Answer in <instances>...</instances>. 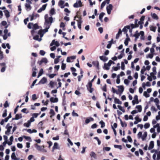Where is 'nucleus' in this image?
<instances>
[{"mask_svg":"<svg viewBox=\"0 0 160 160\" xmlns=\"http://www.w3.org/2000/svg\"><path fill=\"white\" fill-rule=\"evenodd\" d=\"M45 53V52L42 50H41L40 51V54L41 55L44 56Z\"/></svg>","mask_w":160,"mask_h":160,"instance_id":"e2e57ef3","label":"nucleus"},{"mask_svg":"<svg viewBox=\"0 0 160 160\" xmlns=\"http://www.w3.org/2000/svg\"><path fill=\"white\" fill-rule=\"evenodd\" d=\"M147 136V133L146 132H144V134L142 137V141H144L146 137Z\"/></svg>","mask_w":160,"mask_h":160,"instance_id":"c756f323","label":"nucleus"},{"mask_svg":"<svg viewBox=\"0 0 160 160\" xmlns=\"http://www.w3.org/2000/svg\"><path fill=\"white\" fill-rule=\"evenodd\" d=\"M82 23V21L81 20L79 21H78V28L80 30L81 28V24Z\"/></svg>","mask_w":160,"mask_h":160,"instance_id":"2f4dec72","label":"nucleus"},{"mask_svg":"<svg viewBox=\"0 0 160 160\" xmlns=\"http://www.w3.org/2000/svg\"><path fill=\"white\" fill-rule=\"evenodd\" d=\"M152 17L154 19H158V16L156 14H155V13H154L152 14Z\"/></svg>","mask_w":160,"mask_h":160,"instance_id":"f704fd0d","label":"nucleus"},{"mask_svg":"<svg viewBox=\"0 0 160 160\" xmlns=\"http://www.w3.org/2000/svg\"><path fill=\"white\" fill-rule=\"evenodd\" d=\"M127 138L128 139V142H132V140L130 136H128Z\"/></svg>","mask_w":160,"mask_h":160,"instance_id":"69168bd1","label":"nucleus"},{"mask_svg":"<svg viewBox=\"0 0 160 160\" xmlns=\"http://www.w3.org/2000/svg\"><path fill=\"white\" fill-rule=\"evenodd\" d=\"M63 61L62 62L61 69L62 70H64L65 69L66 67V64H64L63 62Z\"/></svg>","mask_w":160,"mask_h":160,"instance_id":"e433bc0d","label":"nucleus"},{"mask_svg":"<svg viewBox=\"0 0 160 160\" xmlns=\"http://www.w3.org/2000/svg\"><path fill=\"white\" fill-rule=\"evenodd\" d=\"M58 144L57 142H55L52 148V151L53 152L55 149H58Z\"/></svg>","mask_w":160,"mask_h":160,"instance_id":"aec40b11","label":"nucleus"},{"mask_svg":"<svg viewBox=\"0 0 160 160\" xmlns=\"http://www.w3.org/2000/svg\"><path fill=\"white\" fill-rule=\"evenodd\" d=\"M134 99L136 100V104H138L139 103V102L138 99V96L137 95H135L134 97Z\"/></svg>","mask_w":160,"mask_h":160,"instance_id":"79ce46f5","label":"nucleus"},{"mask_svg":"<svg viewBox=\"0 0 160 160\" xmlns=\"http://www.w3.org/2000/svg\"><path fill=\"white\" fill-rule=\"evenodd\" d=\"M118 118L119 119L121 126L123 127H126L127 126V123L125 122L124 123L121 119H120L119 117H118Z\"/></svg>","mask_w":160,"mask_h":160,"instance_id":"a878e982","label":"nucleus"},{"mask_svg":"<svg viewBox=\"0 0 160 160\" xmlns=\"http://www.w3.org/2000/svg\"><path fill=\"white\" fill-rule=\"evenodd\" d=\"M48 62V60L46 58H43L40 61H38V63L40 65H41L43 63L45 64L47 63Z\"/></svg>","mask_w":160,"mask_h":160,"instance_id":"6e6552de","label":"nucleus"},{"mask_svg":"<svg viewBox=\"0 0 160 160\" xmlns=\"http://www.w3.org/2000/svg\"><path fill=\"white\" fill-rule=\"evenodd\" d=\"M99 58L101 60L103 61L104 62H106L108 59V57L103 56H100Z\"/></svg>","mask_w":160,"mask_h":160,"instance_id":"a211bd4d","label":"nucleus"},{"mask_svg":"<svg viewBox=\"0 0 160 160\" xmlns=\"http://www.w3.org/2000/svg\"><path fill=\"white\" fill-rule=\"evenodd\" d=\"M33 39L34 40L38 41H40L42 40L41 38H39V36L38 35L34 36L33 38Z\"/></svg>","mask_w":160,"mask_h":160,"instance_id":"cd10ccee","label":"nucleus"},{"mask_svg":"<svg viewBox=\"0 0 160 160\" xmlns=\"http://www.w3.org/2000/svg\"><path fill=\"white\" fill-rule=\"evenodd\" d=\"M45 22L44 25V27L45 28L43 30L41 29L39 30L38 33L40 35V38H42L44 34L48 31V29L50 28L52 23L53 22V18L52 17L48 18V14H46L44 16Z\"/></svg>","mask_w":160,"mask_h":160,"instance_id":"f257e3e1","label":"nucleus"},{"mask_svg":"<svg viewBox=\"0 0 160 160\" xmlns=\"http://www.w3.org/2000/svg\"><path fill=\"white\" fill-rule=\"evenodd\" d=\"M64 2L62 0H60L58 2V5L62 8H64L65 7V5H64Z\"/></svg>","mask_w":160,"mask_h":160,"instance_id":"4468645a","label":"nucleus"},{"mask_svg":"<svg viewBox=\"0 0 160 160\" xmlns=\"http://www.w3.org/2000/svg\"><path fill=\"white\" fill-rule=\"evenodd\" d=\"M154 146V142L153 141H151L149 143L148 149L149 150H150L152 149Z\"/></svg>","mask_w":160,"mask_h":160,"instance_id":"f8f14e48","label":"nucleus"},{"mask_svg":"<svg viewBox=\"0 0 160 160\" xmlns=\"http://www.w3.org/2000/svg\"><path fill=\"white\" fill-rule=\"evenodd\" d=\"M118 107L119 109L122 111L123 112H125V109H124L123 107H122L120 105H118Z\"/></svg>","mask_w":160,"mask_h":160,"instance_id":"4c0bfd02","label":"nucleus"},{"mask_svg":"<svg viewBox=\"0 0 160 160\" xmlns=\"http://www.w3.org/2000/svg\"><path fill=\"white\" fill-rule=\"evenodd\" d=\"M143 95L146 98H148L149 97V94L146 91H144L143 93Z\"/></svg>","mask_w":160,"mask_h":160,"instance_id":"09e8293b","label":"nucleus"},{"mask_svg":"<svg viewBox=\"0 0 160 160\" xmlns=\"http://www.w3.org/2000/svg\"><path fill=\"white\" fill-rule=\"evenodd\" d=\"M34 145L35 148L38 151L44 152H47V150L44 149V146H40L37 144H35Z\"/></svg>","mask_w":160,"mask_h":160,"instance_id":"f03ea898","label":"nucleus"},{"mask_svg":"<svg viewBox=\"0 0 160 160\" xmlns=\"http://www.w3.org/2000/svg\"><path fill=\"white\" fill-rule=\"evenodd\" d=\"M30 124H31L30 122H28V121L27 122V123H24V124L23 125L24 126H26L28 128L30 126Z\"/></svg>","mask_w":160,"mask_h":160,"instance_id":"a19ab883","label":"nucleus"},{"mask_svg":"<svg viewBox=\"0 0 160 160\" xmlns=\"http://www.w3.org/2000/svg\"><path fill=\"white\" fill-rule=\"evenodd\" d=\"M33 23H29L28 25V27L29 29L31 28L33 26Z\"/></svg>","mask_w":160,"mask_h":160,"instance_id":"bf43d9fd","label":"nucleus"},{"mask_svg":"<svg viewBox=\"0 0 160 160\" xmlns=\"http://www.w3.org/2000/svg\"><path fill=\"white\" fill-rule=\"evenodd\" d=\"M36 29H32L31 31V33L32 36H33L35 33H37V32L36 31Z\"/></svg>","mask_w":160,"mask_h":160,"instance_id":"4d7b16f0","label":"nucleus"},{"mask_svg":"<svg viewBox=\"0 0 160 160\" xmlns=\"http://www.w3.org/2000/svg\"><path fill=\"white\" fill-rule=\"evenodd\" d=\"M150 30L153 31L154 32H156V29L157 28V27H154L152 26H151L150 27Z\"/></svg>","mask_w":160,"mask_h":160,"instance_id":"473e14b6","label":"nucleus"},{"mask_svg":"<svg viewBox=\"0 0 160 160\" xmlns=\"http://www.w3.org/2000/svg\"><path fill=\"white\" fill-rule=\"evenodd\" d=\"M54 45H55L57 47H58L60 45V44L58 41H55V40H53L52 42L50 43V46H52Z\"/></svg>","mask_w":160,"mask_h":160,"instance_id":"1a4fd4ad","label":"nucleus"},{"mask_svg":"<svg viewBox=\"0 0 160 160\" xmlns=\"http://www.w3.org/2000/svg\"><path fill=\"white\" fill-rule=\"evenodd\" d=\"M56 75V74H49L48 76L50 78H52Z\"/></svg>","mask_w":160,"mask_h":160,"instance_id":"0e129e2a","label":"nucleus"},{"mask_svg":"<svg viewBox=\"0 0 160 160\" xmlns=\"http://www.w3.org/2000/svg\"><path fill=\"white\" fill-rule=\"evenodd\" d=\"M106 4V2L105 1H103L102 2L101 4V9H102L103 8V7L105 6Z\"/></svg>","mask_w":160,"mask_h":160,"instance_id":"13d9d810","label":"nucleus"},{"mask_svg":"<svg viewBox=\"0 0 160 160\" xmlns=\"http://www.w3.org/2000/svg\"><path fill=\"white\" fill-rule=\"evenodd\" d=\"M150 127V124L148 123H146L144 125V128L145 129H147L149 128Z\"/></svg>","mask_w":160,"mask_h":160,"instance_id":"5fc2aeb1","label":"nucleus"},{"mask_svg":"<svg viewBox=\"0 0 160 160\" xmlns=\"http://www.w3.org/2000/svg\"><path fill=\"white\" fill-rule=\"evenodd\" d=\"M140 36V34L138 32V31H136L135 34L133 35V37H135V41H136L137 39Z\"/></svg>","mask_w":160,"mask_h":160,"instance_id":"ddd939ff","label":"nucleus"},{"mask_svg":"<svg viewBox=\"0 0 160 160\" xmlns=\"http://www.w3.org/2000/svg\"><path fill=\"white\" fill-rule=\"evenodd\" d=\"M90 156L91 157L93 158L94 159H96L97 157V155L96 154L93 152L92 151L90 152Z\"/></svg>","mask_w":160,"mask_h":160,"instance_id":"5701e85b","label":"nucleus"},{"mask_svg":"<svg viewBox=\"0 0 160 160\" xmlns=\"http://www.w3.org/2000/svg\"><path fill=\"white\" fill-rule=\"evenodd\" d=\"M17 146L18 148H22L23 147L22 144L20 143H17Z\"/></svg>","mask_w":160,"mask_h":160,"instance_id":"774afa93","label":"nucleus"},{"mask_svg":"<svg viewBox=\"0 0 160 160\" xmlns=\"http://www.w3.org/2000/svg\"><path fill=\"white\" fill-rule=\"evenodd\" d=\"M117 87L118 88V91L120 92L121 94H122L124 91L123 86L120 85L118 86Z\"/></svg>","mask_w":160,"mask_h":160,"instance_id":"f3484780","label":"nucleus"},{"mask_svg":"<svg viewBox=\"0 0 160 160\" xmlns=\"http://www.w3.org/2000/svg\"><path fill=\"white\" fill-rule=\"evenodd\" d=\"M9 106V105L8 103V102L7 101H6L5 103L4 104V107L5 108H6L7 107H8Z\"/></svg>","mask_w":160,"mask_h":160,"instance_id":"338daca9","label":"nucleus"},{"mask_svg":"<svg viewBox=\"0 0 160 160\" xmlns=\"http://www.w3.org/2000/svg\"><path fill=\"white\" fill-rule=\"evenodd\" d=\"M120 68V66H119V67H113L112 68L113 70L115 71H117Z\"/></svg>","mask_w":160,"mask_h":160,"instance_id":"8fccbe9b","label":"nucleus"},{"mask_svg":"<svg viewBox=\"0 0 160 160\" xmlns=\"http://www.w3.org/2000/svg\"><path fill=\"white\" fill-rule=\"evenodd\" d=\"M113 6L112 4H110L106 8V10L107 13L108 14H110L111 12V11L112 9Z\"/></svg>","mask_w":160,"mask_h":160,"instance_id":"0eeeda50","label":"nucleus"},{"mask_svg":"<svg viewBox=\"0 0 160 160\" xmlns=\"http://www.w3.org/2000/svg\"><path fill=\"white\" fill-rule=\"evenodd\" d=\"M47 4H46L44 5H43L42 6V7H41L40 9H39L38 10V13H40L42 11H44L45 10L46 8V7H47Z\"/></svg>","mask_w":160,"mask_h":160,"instance_id":"9d476101","label":"nucleus"},{"mask_svg":"<svg viewBox=\"0 0 160 160\" xmlns=\"http://www.w3.org/2000/svg\"><path fill=\"white\" fill-rule=\"evenodd\" d=\"M146 70V68L145 66H143L141 70V73L142 74H143Z\"/></svg>","mask_w":160,"mask_h":160,"instance_id":"603ef678","label":"nucleus"},{"mask_svg":"<svg viewBox=\"0 0 160 160\" xmlns=\"http://www.w3.org/2000/svg\"><path fill=\"white\" fill-rule=\"evenodd\" d=\"M111 149V148L109 147H104L103 148V150L104 151H109Z\"/></svg>","mask_w":160,"mask_h":160,"instance_id":"a18cd8bd","label":"nucleus"},{"mask_svg":"<svg viewBox=\"0 0 160 160\" xmlns=\"http://www.w3.org/2000/svg\"><path fill=\"white\" fill-rule=\"evenodd\" d=\"M9 125V123H8L6 127V128L7 129V130L5 132V134L8 135H9L10 134V132L11 131V129L12 128V126H9L8 127Z\"/></svg>","mask_w":160,"mask_h":160,"instance_id":"423d86ee","label":"nucleus"},{"mask_svg":"<svg viewBox=\"0 0 160 160\" xmlns=\"http://www.w3.org/2000/svg\"><path fill=\"white\" fill-rule=\"evenodd\" d=\"M55 9L54 8H52L50 11V15L51 16L50 17H52V16L55 14Z\"/></svg>","mask_w":160,"mask_h":160,"instance_id":"412c9836","label":"nucleus"},{"mask_svg":"<svg viewBox=\"0 0 160 160\" xmlns=\"http://www.w3.org/2000/svg\"><path fill=\"white\" fill-rule=\"evenodd\" d=\"M7 115V110L6 109H5L4 110V112L2 115V116L3 118L6 117Z\"/></svg>","mask_w":160,"mask_h":160,"instance_id":"3c124183","label":"nucleus"},{"mask_svg":"<svg viewBox=\"0 0 160 160\" xmlns=\"http://www.w3.org/2000/svg\"><path fill=\"white\" fill-rule=\"evenodd\" d=\"M105 14L104 12H102L99 15V18H102L103 16Z\"/></svg>","mask_w":160,"mask_h":160,"instance_id":"6e6d98bb","label":"nucleus"},{"mask_svg":"<svg viewBox=\"0 0 160 160\" xmlns=\"http://www.w3.org/2000/svg\"><path fill=\"white\" fill-rule=\"evenodd\" d=\"M93 119L92 117H90L89 118H87L85 121V123L86 124H88L91 121H93Z\"/></svg>","mask_w":160,"mask_h":160,"instance_id":"6ab92c4d","label":"nucleus"},{"mask_svg":"<svg viewBox=\"0 0 160 160\" xmlns=\"http://www.w3.org/2000/svg\"><path fill=\"white\" fill-rule=\"evenodd\" d=\"M50 114H51V115L50 116V117L51 118H52V117L54 116L55 115V113L52 109H50Z\"/></svg>","mask_w":160,"mask_h":160,"instance_id":"b1692460","label":"nucleus"},{"mask_svg":"<svg viewBox=\"0 0 160 160\" xmlns=\"http://www.w3.org/2000/svg\"><path fill=\"white\" fill-rule=\"evenodd\" d=\"M114 102L115 103H117L119 104H122V102L120 101L119 99L116 98H114Z\"/></svg>","mask_w":160,"mask_h":160,"instance_id":"4be33fe9","label":"nucleus"},{"mask_svg":"<svg viewBox=\"0 0 160 160\" xmlns=\"http://www.w3.org/2000/svg\"><path fill=\"white\" fill-rule=\"evenodd\" d=\"M32 29H37L39 28V26L38 24L36 23L33 24L32 25Z\"/></svg>","mask_w":160,"mask_h":160,"instance_id":"c9c22d12","label":"nucleus"},{"mask_svg":"<svg viewBox=\"0 0 160 160\" xmlns=\"http://www.w3.org/2000/svg\"><path fill=\"white\" fill-rule=\"evenodd\" d=\"M99 123L101 125V127L103 128L105 127V123L103 121H101L99 122Z\"/></svg>","mask_w":160,"mask_h":160,"instance_id":"ea45409f","label":"nucleus"},{"mask_svg":"<svg viewBox=\"0 0 160 160\" xmlns=\"http://www.w3.org/2000/svg\"><path fill=\"white\" fill-rule=\"evenodd\" d=\"M92 64L93 65L96 67L97 69H99V63L98 61H94L92 62Z\"/></svg>","mask_w":160,"mask_h":160,"instance_id":"9b49d317","label":"nucleus"},{"mask_svg":"<svg viewBox=\"0 0 160 160\" xmlns=\"http://www.w3.org/2000/svg\"><path fill=\"white\" fill-rule=\"evenodd\" d=\"M50 100L51 102H57L58 101V99L57 98H54L52 97L50 98Z\"/></svg>","mask_w":160,"mask_h":160,"instance_id":"2eb2a0df","label":"nucleus"},{"mask_svg":"<svg viewBox=\"0 0 160 160\" xmlns=\"http://www.w3.org/2000/svg\"><path fill=\"white\" fill-rule=\"evenodd\" d=\"M11 158L12 159L15 160L16 159V158H17L15 152H13L12 153L11 156Z\"/></svg>","mask_w":160,"mask_h":160,"instance_id":"58836bf2","label":"nucleus"},{"mask_svg":"<svg viewBox=\"0 0 160 160\" xmlns=\"http://www.w3.org/2000/svg\"><path fill=\"white\" fill-rule=\"evenodd\" d=\"M73 6L75 8L81 7L82 6V3L81 0L77 1L74 4Z\"/></svg>","mask_w":160,"mask_h":160,"instance_id":"20e7f679","label":"nucleus"},{"mask_svg":"<svg viewBox=\"0 0 160 160\" xmlns=\"http://www.w3.org/2000/svg\"><path fill=\"white\" fill-rule=\"evenodd\" d=\"M22 114H17L15 116V120H18L22 118Z\"/></svg>","mask_w":160,"mask_h":160,"instance_id":"bb28decb","label":"nucleus"},{"mask_svg":"<svg viewBox=\"0 0 160 160\" xmlns=\"http://www.w3.org/2000/svg\"><path fill=\"white\" fill-rule=\"evenodd\" d=\"M136 108L138 109V112H141L142 110V107L141 105H137L136 107Z\"/></svg>","mask_w":160,"mask_h":160,"instance_id":"7c9ffc66","label":"nucleus"},{"mask_svg":"<svg viewBox=\"0 0 160 160\" xmlns=\"http://www.w3.org/2000/svg\"><path fill=\"white\" fill-rule=\"evenodd\" d=\"M4 12L5 13V15L7 18H9L10 15L9 14V12L8 10H5L4 11Z\"/></svg>","mask_w":160,"mask_h":160,"instance_id":"393cba45","label":"nucleus"},{"mask_svg":"<svg viewBox=\"0 0 160 160\" xmlns=\"http://www.w3.org/2000/svg\"><path fill=\"white\" fill-rule=\"evenodd\" d=\"M26 1L29 3H26L25 5L26 9L27 11H28L31 9L32 7L30 4H31L32 2L29 0H27Z\"/></svg>","mask_w":160,"mask_h":160,"instance_id":"7ed1b4c3","label":"nucleus"},{"mask_svg":"<svg viewBox=\"0 0 160 160\" xmlns=\"http://www.w3.org/2000/svg\"><path fill=\"white\" fill-rule=\"evenodd\" d=\"M154 102L156 103V105H158L159 103V102L158 99L156 98L154 100Z\"/></svg>","mask_w":160,"mask_h":160,"instance_id":"de8ad7c7","label":"nucleus"},{"mask_svg":"<svg viewBox=\"0 0 160 160\" xmlns=\"http://www.w3.org/2000/svg\"><path fill=\"white\" fill-rule=\"evenodd\" d=\"M47 81L46 78L45 77H43L41 80L39 82L38 84H44Z\"/></svg>","mask_w":160,"mask_h":160,"instance_id":"dca6fc26","label":"nucleus"},{"mask_svg":"<svg viewBox=\"0 0 160 160\" xmlns=\"http://www.w3.org/2000/svg\"><path fill=\"white\" fill-rule=\"evenodd\" d=\"M114 63V62L113 61H112L111 60H110L108 62V63H107V64L110 67L112 63Z\"/></svg>","mask_w":160,"mask_h":160,"instance_id":"052dcab7","label":"nucleus"},{"mask_svg":"<svg viewBox=\"0 0 160 160\" xmlns=\"http://www.w3.org/2000/svg\"><path fill=\"white\" fill-rule=\"evenodd\" d=\"M72 115L73 117H78V113L74 112V111L73 110L72 113Z\"/></svg>","mask_w":160,"mask_h":160,"instance_id":"864d4df0","label":"nucleus"},{"mask_svg":"<svg viewBox=\"0 0 160 160\" xmlns=\"http://www.w3.org/2000/svg\"><path fill=\"white\" fill-rule=\"evenodd\" d=\"M86 87H87V90H88L89 91V92L90 93H92V92L93 91V88H89V87H88V85L86 86Z\"/></svg>","mask_w":160,"mask_h":160,"instance_id":"c03bdc74","label":"nucleus"},{"mask_svg":"<svg viewBox=\"0 0 160 160\" xmlns=\"http://www.w3.org/2000/svg\"><path fill=\"white\" fill-rule=\"evenodd\" d=\"M122 33V31H121L120 29H119L118 32V33L116 34V38L117 39H118L119 38V35L120 34H121Z\"/></svg>","mask_w":160,"mask_h":160,"instance_id":"c85d7f7f","label":"nucleus"},{"mask_svg":"<svg viewBox=\"0 0 160 160\" xmlns=\"http://www.w3.org/2000/svg\"><path fill=\"white\" fill-rule=\"evenodd\" d=\"M35 64V62H33V63H32L31 65L32 66H33V68L32 69V70L33 71L32 73V77H35L36 75V71L37 70V68H36V66H34Z\"/></svg>","mask_w":160,"mask_h":160,"instance_id":"39448f33","label":"nucleus"},{"mask_svg":"<svg viewBox=\"0 0 160 160\" xmlns=\"http://www.w3.org/2000/svg\"><path fill=\"white\" fill-rule=\"evenodd\" d=\"M3 58V52L1 51H0V59H2Z\"/></svg>","mask_w":160,"mask_h":160,"instance_id":"680f3d73","label":"nucleus"},{"mask_svg":"<svg viewBox=\"0 0 160 160\" xmlns=\"http://www.w3.org/2000/svg\"><path fill=\"white\" fill-rule=\"evenodd\" d=\"M114 147L115 148H118L120 150H121L122 149V147L121 145H114Z\"/></svg>","mask_w":160,"mask_h":160,"instance_id":"49530a36","label":"nucleus"},{"mask_svg":"<svg viewBox=\"0 0 160 160\" xmlns=\"http://www.w3.org/2000/svg\"><path fill=\"white\" fill-rule=\"evenodd\" d=\"M94 139L97 140L98 142V145H100L101 143V142L99 139V138L98 137H95L94 138Z\"/></svg>","mask_w":160,"mask_h":160,"instance_id":"37998d69","label":"nucleus"},{"mask_svg":"<svg viewBox=\"0 0 160 160\" xmlns=\"http://www.w3.org/2000/svg\"><path fill=\"white\" fill-rule=\"evenodd\" d=\"M103 68L104 69L108 70L110 68V67L106 63H105Z\"/></svg>","mask_w":160,"mask_h":160,"instance_id":"72a5a7b5","label":"nucleus"}]
</instances>
